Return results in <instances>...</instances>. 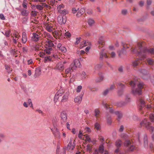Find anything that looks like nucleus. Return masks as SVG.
Wrapping results in <instances>:
<instances>
[{"mask_svg": "<svg viewBox=\"0 0 154 154\" xmlns=\"http://www.w3.org/2000/svg\"><path fill=\"white\" fill-rule=\"evenodd\" d=\"M138 46L139 49L140 50V52H138L136 51L135 49H134L133 51V52H135L136 51L137 53L138 56H141V57L137 59V60H135L132 62V65L134 67H136L139 63H140V62L139 60H144L146 55L147 54H154V49L151 48H142V44L140 43L138 44Z\"/></svg>", "mask_w": 154, "mask_h": 154, "instance_id": "f257e3e1", "label": "nucleus"}, {"mask_svg": "<svg viewBox=\"0 0 154 154\" xmlns=\"http://www.w3.org/2000/svg\"><path fill=\"white\" fill-rule=\"evenodd\" d=\"M138 82L136 81H131L129 84L132 87V92L134 95H141L142 94V90L143 88V83H138Z\"/></svg>", "mask_w": 154, "mask_h": 154, "instance_id": "f03ea898", "label": "nucleus"}, {"mask_svg": "<svg viewBox=\"0 0 154 154\" xmlns=\"http://www.w3.org/2000/svg\"><path fill=\"white\" fill-rule=\"evenodd\" d=\"M81 64L79 60H75L72 63L70 66L66 69L65 72L66 74H70L71 72H72L74 70L78 67H79Z\"/></svg>", "mask_w": 154, "mask_h": 154, "instance_id": "7ed1b4c3", "label": "nucleus"}, {"mask_svg": "<svg viewBox=\"0 0 154 154\" xmlns=\"http://www.w3.org/2000/svg\"><path fill=\"white\" fill-rule=\"evenodd\" d=\"M141 126L145 125L146 128L149 131L152 133L153 131L154 128L153 127L150 125L149 122H148L146 120L144 119L140 123Z\"/></svg>", "mask_w": 154, "mask_h": 154, "instance_id": "20e7f679", "label": "nucleus"}, {"mask_svg": "<svg viewBox=\"0 0 154 154\" xmlns=\"http://www.w3.org/2000/svg\"><path fill=\"white\" fill-rule=\"evenodd\" d=\"M124 145L127 147V149L128 151H132L135 149L134 145L131 143L130 141L128 140H126L124 142Z\"/></svg>", "mask_w": 154, "mask_h": 154, "instance_id": "39448f33", "label": "nucleus"}, {"mask_svg": "<svg viewBox=\"0 0 154 154\" xmlns=\"http://www.w3.org/2000/svg\"><path fill=\"white\" fill-rule=\"evenodd\" d=\"M116 85L118 87V88L119 89L118 91V94L120 96L122 94L123 92V90L125 88V87L124 85L120 83H116Z\"/></svg>", "mask_w": 154, "mask_h": 154, "instance_id": "423d86ee", "label": "nucleus"}, {"mask_svg": "<svg viewBox=\"0 0 154 154\" xmlns=\"http://www.w3.org/2000/svg\"><path fill=\"white\" fill-rule=\"evenodd\" d=\"M66 17L65 16L60 15L57 17L58 22L61 25L65 24L66 22Z\"/></svg>", "mask_w": 154, "mask_h": 154, "instance_id": "0eeeda50", "label": "nucleus"}, {"mask_svg": "<svg viewBox=\"0 0 154 154\" xmlns=\"http://www.w3.org/2000/svg\"><path fill=\"white\" fill-rule=\"evenodd\" d=\"M32 35L31 38V39L32 41L35 42H37L40 40L41 37L38 34L35 32H33L32 33Z\"/></svg>", "mask_w": 154, "mask_h": 154, "instance_id": "6e6552de", "label": "nucleus"}, {"mask_svg": "<svg viewBox=\"0 0 154 154\" xmlns=\"http://www.w3.org/2000/svg\"><path fill=\"white\" fill-rule=\"evenodd\" d=\"M69 95V92L68 91H67L64 94L62 97L61 100V102H65L67 101Z\"/></svg>", "mask_w": 154, "mask_h": 154, "instance_id": "1a4fd4ad", "label": "nucleus"}, {"mask_svg": "<svg viewBox=\"0 0 154 154\" xmlns=\"http://www.w3.org/2000/svg\"><path fill=\"white\" fill-rule=\"evenodd\" d=\"M61 120L64 122H66L67 119V116L66 112L62 111L60 114Z\"/></svg>", "mask_w": 154, "mask_h": 154, "instance_id": "9d476101", "label": "nucleus"}, {"mask_svg": "<svg viewBox=\"0 0 154 154\" xmlns=\"http://www.w3.org/2000/svg\"><path fill=\"white\" fill-rule=\"evenodd\" d=\"M78 11L76 16L78 17H79L85 12V9L84 8H82L79 9V8L78 9Z\"/></svg>", "mask_w": 154, "mask_h": 154, "instance_id": "9b49d317", "label": "nucleus"}, {"mask_svg": "<svg viewBox=\"0 0 154 154\" xmlns=\"http://www.w3.org/2000/svg\"><path fill=\"white\" fill-rule=\"evenodd\" d=\"M139 105L140 106L139 109L140 110H142L143 108L145 106V103L144 101L140 98L139 99Z\"/></svg>", "mask_w": 154, "mask_h": 154, "instance_id": "f8f14e48", "label": "nucleus"}, {"mask_svg": "<svg viewBox=\"0 0 154 154\" xmlns=\"http://www.w3.org/2000/svg\"><path fill=\"white\" fill-rule=\"evenodd\" d=\"M51 130L55 137L59 139L60 138V133L57 128H56L55 131H53L52 129H51Z\"/></svg>", "mask_w": 154, "mask_h": 154, "instance_id": "ddd939ff", "label": "nucleus"}, {"mask_svg": "<svg viewBox=\"0 0 154 154\" xmlns=\"http://www.w3.org/2000/svg\"><path fill=\"white\" fill-rule=\"evenodd\" d=\"M102 104L106 109H109V112L112 114H115V112L116 111L114 110L113 109L110 107L108 108V106L107 105L106 103L104 102H103Z\"/></svg>", "mask_w": 154, "mask_h": 154, "instance_id": "4468645a", "label": "nucleus"}, {"mask_svg": "<svg viewBox=\"0 0 154 154\" xmlns=\"http://www.w3.org/2000/svg\"><path fill=\"white\" fill-rule=\"evenodd\" d=\"M41 72L40 69L38 68H36L35 71V73L34 75V77L35 78H36L39 77L41 75Z\"/></svg>", "mask_w": 154, "mask_h": 154, "instance_id": "2eb2a0df", "label": "nucleus"}, {"mask_svg": "<svg viewBox=\"0 0 154 154\" xmlns=\"http://www.w3.org/2000/svg\"><path fill=\"white\" fill-rule=\"evenodd\" d=\"M53 42L51 40H48V41L46 42V45L47 47L52 48L55 46L54 44H56L55 43L54 44Z\"/></svg>", "mask_w": 154, "mask_h": 154, "instance_id": "dca6fc26", "label": "nucleus"}, {"mask_svg": "<svg viewBox=\"0 0 154 154\" xmlns=\"http://www.w3.org/2000/svg\"><path fill=\"white\" fill-rule=\"evenodd\" d=\"M83 95V93L81 94L80 96L76 97L74 99V101L75 103H80L81 102L82 97Z\"/></svg>", "mask_w": 154, "mask_h": 154, "instance_id": "f3484780", "label": "nucleus"}, {"mask_svg": "<svg viewBox=\"0 0 154 154\" xmlns=\"http://www.w3.org/2000/svg\"><path fill=\"white\" fill-rule=\"evenodd\" d=\"M102 49L101 50V52L100 53V60H102L103 57L107 58L108 57L107 55H106V54L105 53L103 52V51L104 50V49L103 48V47H102Z\"/></svg>", "mask_w": 154, "mask_h": 154, "instance_id": "a211bd4d", "label": "nucleus"}, {"mask_svg": "<svg viewBox=\"0 0 154 154\" xmlns=\"http://www.w3.org/2000/svg\"><path fill=\"white\" fill-rule=\"evenodd\" d=\"M99 77L97 78L96 80V82H100L102 81L103 79V73L100 72L99 73Z\"/></svg>", "mask_w": 154, "mask_h": 154, "instance_id": "6ab92c4d", "label": "nucleus"}, {"mask_svg": "<svg viewBox=\"0 0 154 154\" xmlns=\"http://www.w3.org/2000/svg\"><path fill=\"white\" fill-rule=\"evenodd\" d=\"M56 68L59 70H63L64 69V66L62 62H59L56 66Z\"/></svg>", "mask_w": 154, "mask_h": 154, "instance_id": "aec40b11", "label": "nucleus"}, {"mask_svg": "<svg viewBox=\"0 0 154 154\" xmlns=\"http://www.w3.org/2000/svg\"><path fill=\"white\" fill-rule=\"evenodd\" d=\"M27 37L26 34L25 32H23L22 33V41L23 43L25 44L27 41Z\"/></svg>", "mask_w": 154, "mask_h": 154, "instance_id": "412c9836", "label": "nucleus"}, {"mask_svg": "<svg viewBox=\"0 0 154 154\" xmlns=\"http://www.w3.org/2000/svg\"><path fill=\"white\" fill-rule=\"evenodd\" d=\"M62 95V94L60 93L59 91L57 92L55 94L54 99V101L56 103L60 97Z\"/></svg>", "mask_w": 154, "mask_h": 154, "instance_id": "4be33fe9", "label": "nucleus"}, {"mask_svg": "<svg viewBox=\"0 0 154 154\" xmlns=\"http://www.w3.org/2000/svg\"><path fill=\"white\" fill-rule=\"evenodd\" d=\"M53 50L52 48L45 47V49L44 50V51L48 54H51V51Z\"/></svg>", "mask_w": 154, "mask_h": 154, "instance_id": "5701e85b", "label": "nucleus"}, {"mask_svg": "<svg viewBox=\"0 0 154 154\" xmlns=\"http://www.w3.org/2000/svg\"><path fill=\"white\" fill-rule=\"evenodd\" d=\"M58 12L60 14H63L65 16L66 14H67L68 13V11L66 9H64L62 10L61 9L58 10Z\"/></svg>", "mask_w": 154, "mask_h": 154, "instance_id": "b1692460", "label": "nucleus"}, {"mask_svg": "<svg viewBox=\"0 0 154 154\" xmlns=\"http://www.w3.org/2000/svg\"><path fill=\"white\" fill-rule=\"evenodd\" d=\"M115 114L118 117V119L119 121L120 119L122 116V112L120 111H117L115 112Z\"/></svg>", "mask_w": 154, "mask_h": 154, "instance_id": "393cba45", "label": "nucleus"}, {"mask_svg": "<svg viewBox=\"0 0 154 154\" xmlns=\"http://www.w3.org/2000/svg\"><path fill=\"white\" fill-rule=\"evenodd\" d=\"M42 5H37L35 6L33 5L32 6V9H33V8L35 7L37 9L40 11L42 10L43 9V5L44 4L42 3Z\"/></svg>", "mask_w": 154, "mask_h": 154, "instance_id": "a878e982", "label": "nucleus"}, {"mask_svg": "<svg viewBox=\"0 0 154 154\" xmlns=\"http://www.w3.org/2000/svg\"><path fill=\"white\" fill-rule=\"evenodd\" d=\"M72 140L70 139L68 145H69V146H70L71 147L72 150H73L75 148V144L74 143V142H75V140L74 141L73 144H72Z\"/></svg>", "mask_w": 154, "mask_h": 154, "instance_id": "bb28decb", "label": "nucleus"}, {"mask_svg": "<svg viewBox=\"0 0 154 154\" xmlns=\"http://www.w3.org/2000/svg\"><path fill=\"white\" fill-rule=\"evenodd\" d=\"M122 143V141L120 140H118L116 142V146L117 147L119 148L121 146Z\"/></svg>", "mask_w": 154, "mask_h": 154, "instance_id": "cd10ccee", "label": "nucleus"}, {"mask_svg": "<svg viewBox=\"0 0 154 154\" xmlns=\"http://www.w3.org/2000/svg\"><path fill=\"white\" fill-rule=\"evenodd\" d=\"M52 60V58L50 56H48L45 57L44 61L45 63L47 62H48L51 61Z\"/></svg>", "mask_w": 154, "mask_h": 154, "instance_id": "c85d7f7f", "label": "nucleus"}, {"mask_svg": "<svg viewBox=\"0 0 154 154\" xmlns=\"http://www.w3.org/2000/svg\"><path fill=\"white\" fill-rule=\"evenodd\" d=\"M98 43L99 45H102L104 44V41L103 40V37H101L99 39V40L98 41Z\"/></svg>", "mask_w": 154, "mask_h": 154, "instance_id": "c756f323", "label": "nucleus"}, {"mask_svg": "<svg viewBox=\"0 0 154 154\" xmlns=\"http://www.w3.org/2000/svg\"><path fill=\"white\" fill-rule=\"evenodd\" d=\"M94 116L96 118L98 117L100 114V110L97 109H96L94 110Z\"/></svg>", "mask_w": 154, "mask_h": 154, "instance_id": "7c9ffc66", "label": "nucleus"}, {"mask_svg": "<svg viewBox=\"0 0 154 154\" xmlns=\"http://www.w3.org/2000/svg\"><path fill=\"white\" fill-rule=\"evenodd\" d=\"M94 128L97 130L98 131L100 129V126L97 122H96L94 124Z\"/></svg>", "mask_w": 154, "mask_h": 154, "instance_id": "2f4dec72", "label": "nucleus"}, {"mask_svg": "<svg viewBox=\"0 0 154 154\" xmlns=\"http://www.w3.org/2000/svg\"><path fill=\"white\" fill-rule=\"evenodd\" d=\"M21 15L23 16H27L28 15V13L26 12L25 10H23L21 12Z\"/></svg>", "mask_w": 154, "mask_h": 154, "instance_id": "473e14b6", "label": "nucleus"}, {"mask_svg": "<svg viewBox=\"0 0 154 154\" xmlns=\"http://www.w3.org/2000/svg\"><path fill=\"white\" fill-rule=\"evenodd\" d=\"M104 149L103 144L101 145L99 147L98 150L100 152L103 153L104 151Z\"/></svg>", "mask_w": 154, "mask_h": 154, "instance_id": "72a5a7b5", "label": "nucleus"}, {"mask_svg": "<svg viewBox=\"0 0 154 154\" xmlns=\"http://www.w3.org/2000/svg\"><path fill=\"white\" fill-rule=\"evenodd\" d=\"M110 91V90L108 88L106 89L103 92V95H104V96H106L108 94V93Z\"/></svg>", "mask_w": 154, "mask_h": 154, "instance_id": "f704fd0d", "label": "nucleus"}, {"mask_svg": "<svg viewBox=\"0 0 154 154\" xmlns=\"http://www.w3.org/2000/svg\"><path fill=\"white\" fill-rule=\"evenodd\" d=\"M144 144L145 146L147 145V137L146 135H145L143 137Z\"/></svg>", "mask_w": 154, "mask_h": 154, "instance_id": "c9c22d12", "label": "nucleus"}, {"mask_svg": "<svg viewBox=\"0 0 154 154\" xmlns=\"http://www.w3.org/2000/svg\"><path fill=\"white\" fill-rule=\"evenodd\" d=\"M86 77H87V75L86 73L84 71L82 72L81 75V78L82 79H85Z\"/></svg>", "mask_w": 154, "mask_h": 154, "instance_id": "e433bc0d", "label": "nucleus"}, {"mask_svg": "<svg viewBox=\"0 0 154 154\" xmlns=\"http://www.w3.org/2000/svg\"><path fill=\"white\" fill-rule=\"evenodd\" d=\"M147 62L149 64L151 65H153L154 61L151 59H149L147 60Z\"/></svg>", "mask_w": 154, "mask_h": 154, "instance_id": "4c0bfd02", "label": "nucleus"}, {"mask_svg": "<svg viewBox=\"0 0 154 154\" xmlns=\"http://www.w3.org/2000/svg\"><path fill=\"white\" fill-rule=\"evenodd\" d=\"M88 23L90 26H91L94 23V21L93 20L90 19L88 20Z\"/></svg>", "mask_w": 154, "mask_h": 154, "instance_id": "58836bf2", "label": "nucleus"}, {"mask_svg": "<svg viewBox=\"0 0 154 154\" xmlns=\"http://www.w3.org/2000/svg\"><path fill=\"white\" fill-rule=\"evenodd\" d=\"M88 42H87L86 40H84L81 43V46L82 47H85L88 45Z\"/></svg>", "mask_w": 154, "mask_h": 154, "instance_id": "ea45409f", "label": "nucleus"}, {"mask_svg": "<svg viewBox=\"0 0 154 154\" xmlns=\"http://www.w3.org/2000/svg\"><path fill=\"white\" fill-rule=\"evenodd\" d=\"M5 67L8 72L10 73L11 72V69L10 68L8 65H5Z\"/></svg>", "mask_w": 154, "mask_h": 154, "instance_id": "a19ab883", "label": "nucleus"}, {"mask_svg": "<svg viewBox=\"0 0 154 154\" xmlns=\"http://www.w3.org/2000/svg\"><path fill=\"white\" fill-rule=\"evenodd\" d=\"M124 49H122L121 50L118 51V53L119 54V57H121L122 55L124 53Z\"/></svg>", "mask_w": 154, "mask_h": 154, "instance_id": "79ce46f5", "label": "nucleus"}, {"mask_svg": "<svg viewBox=\"0 0 154 154\" xmlns=\"http://www.w3.org/2000/svg\"><path fill=\"white\" fill-rule=\"evenodd\" d=\"M59 50L63 53H65L66 51V48L64 46H62Z\"/></svg>", "mask_w": 154, "mask_h": 154, "instance_id": "37998d69", "label": "nucleus"}, {"mask_svg": "<svg viewBox=\"0 0 154 154\" xmlns=\"http://www.w3.org/2000/svg\"><path fill=\"white\" fill-rule=\"evenodd\" d=\"M5 137V135L3 134H0V143L3 140Z\"/></svg>", "mask_w": 154, "mask_h": 154, "instance_id": "c03bdc74", "label": "nucleus"}, {"mask_svg": "<svg viewBox=\"0 0 154 154\" xmlns=\"http://www.w3.org/2000/svg\"><path fill=\"white\" fill-rule=\"evenodd\" d=\"M82 87L81 85L78 86L76 89V91L77 92H80L82 89Z\"/></svg>", "mask_w": 154, "mask_h": 154, "instance_id": "a18cd8bd", "label": "nucleus"}, {"mask_svg": "<svg viewBox=\"0 0 154 154\" xmlns=\"http://www.w3.org/2000/svg\"><path fill=\"white\" fill-rule=\"evenodd\" d=\"M46 29L49 32H51L52 31V27L49 26H47L46 27Z\"/></svg>", "mask_w": 154, "mask_h": 154, "instance_id": "49530a36", "label": "nucleus"}, {"mask_svg": "<svg viewBox=\"0 0 154 154\" xmlns=\"http://www.w3.org/2000/svg\"><path fill=\"white\" fill-rule=\"evenodd\" d=\"M81 38L80 37H78L76 38V40L75 43V45H77L80 43Z\"/></svg>", "mask_w": 154, "mask_h": 154, "instance_id": "de8ad7c7", "label": "nucleus"}, {"mask_svg": "<svg viewBox=\"0 0 154 154\" xmlns=\"http://www.w3.org/2000/svg\"><path fill=\"white\" fill-rule=\"evenodd\" d=\"M126 103L125 102H121L119 103L118 106H119L122 107L126 104Z\"/></svg>", "mask_w": 154, "mask_h": 154, "instance_id": "09e8293b", "label": "nucleus"}, {"mask_svg": "<svg viewBox=\"0 0 154 154\" xmlns=\"http://www.w3.org/2000/svg\"><path fill=\"white\" fill-rule=\"evenodd\" d=\"M11 33V31H6L4 35L7 37H9L10 36V34Z\"/></svg>", "mask_w": 154, "mask_h": 154, "instance_id": "8fccbe9b", "label": "nucleus"}, {"mask_svg": "<svg viewBox=\"0 0 154 154\" xmlns=\"http://www.w3.org/2000/svg\"><path fill=\"white\" fill-rule=\"evenodd\" d=\"M37 12L36 11H32L31 12V15L33 17H35L37 15Z\"/></svg>", "mask_w": 154, "mask_h": 154, "instance_id": "3c124183", "label": "nucleus"}, {"mask_svg": "<svg viewBox=\"0 0 154 154\" xmlns=\"http://www.w3.org/2000/svg\"><path fill=\"white\" fill-rule=\"evenodd\" d=\"M114 154H123V153L120 152L119 149V148L116 149L115 151Z\"/></svg>", "mask_w": 154, "mask_h": 154, "instance_id": "603ef678", "label": "nucleus"}, {"mask_svg": "<svg viewBox=\"0 0 154 154\" xmlns=\"http://www.w3.org/2000/svg\"><path fill=\"white\" fill-rule=\"evenodd\" d=\"M85 138L86 141H88V142L90 143L91 142H92V141L91 140V139L89 137V136H86Z\"/></svg>", "mask_w": 154, "mask_h": 154, "instance_id": "864d4df0", "label": "nucleus"}, {"mask_svg": "<svg viewBox=\"0 0 154 154\" xmlns=\"http://www.w3.org/2000/svg\"><path fill=\"white\" fill-rule=\"evenodd\" d=\"M87 151H88L90 152H91L92 151V148L90 146V145L89 144L87 145Z\"/></svg>", "mask_w": 154, "mask_h": 154, "instance_id": "5fc2aeb1", "label": "nucleus"}, {"mask_svg": "<svg viewBox=\"0 0 154 154\" xmlns=\"http://www.w3.org/2000/svg\"><path fill=\"white\" fill-rule=\"evenodd\" d=\"M107 123L109 125H111L112 122L111 119L110 117H108L107 118Z\"/></svg>", "mask_w": 154, "mask_h": 154, "instance_id": "6e6d98bb", "label": "nucleus"}, {"mask_svg": "<svg viewBox=\"0 0 154 154\" xmlns=\"http://www.w3.org/2000/svg\"><path fill=\"white\" fill-rule=\"evenodd\" d=\"M128 13V11L126 9H123L122 10V13L123 15H126Z\"/></svg>", "mask_w": 154, "mask_h": 154, "instance_id": "4d7b16f0", "label": "nucleus"}, {"mask_svg": "<svg viewBox=\"0 0 154 154\" xmlns=\"http://www.w3.org/2000/svg\"><path fill=\"white\" fill-rule=\"evenodd\" d=\"M28 64L29 65L32 64L33 63V62L32 59L28 60H27Z\"/></svg>", "mask_w": 154, "mask_h": 154, "instance_id": "13d9d810", "label": "nucleus"}, {"mask_svg": "<svg viewBox=\"0 0 154 154\" xmlns=\"http://www.w3.org/2000/svg\"><path fill=\"white\" fill-rule=\"evenodd\" d=\"M102 66V65L101 64H97L95 66V69H98L101 68Z\"/></svg>", "mask_w": 154, "mask_h": 154, "instance_id": "bf43d9fd", "label": "nucleus"}, {"mask_svg": "<svg viewBox=\"0 0 154 154\" xmlns=\"http://www.w3.org/2000/svg\"><path fill=\"white\" fill-rule=\"evenodd\" d=\"M65 35L67 38H69L71 36V35L69 32H67L65 33Z\"/></svg>", "mask_w": 154, "mask_h": 154, "instance_id": "052dcab7", "label": "nucleus"}, {"mask_svg": "<svg viewBox=\"0 0 154 154\" xmlns=\"http://www.w3.org/2000/svg\"><path fill=\"white\" fill-rule=\"evenodd\" d=\"M64 8V6L63 5H60L58 6L57 7V9L58 10L61 9L62 8Z\"/></svg>", "mask_w": 154, "mask_h": 154, "instance_id": "680f3d73", "label": "nucleus"}, {"mask_svg": "<svg viewBox=\"0 0 154 154\" xmlns=\"http://www.w3.org/2000/svg\"><path fill=\"white\" fill-rule=\"evenodd\" d=\"M82 136L83 134L81 132V131H80L79 132V134L78 135L80 139H82Z\"/></svg>", "mask_w": 154, "mask_h": 154, "instance_id": "e2e57ef3", "label": "nucleus"}, {"mask_svg": "<svg viewBox=\"0 0 154 154\" xmlns=\"http://www.w3.org/2000/svg\"><path fill=\"white\" fill-rule=\"evenodd\" d=\"M122 45L123 48V49L124 50L125 49L129 48V47L126 44H123V43H122Z\"/></svg>", "mask_w": 154, "mask_h": 154, "instance_id": "0e129e2a", "label": "nucleus"}, {"mask_svg": "<svg viewBox=\"0 0 154 154\" xmlns=\"http://www.w3.org/2000/svg\"><path fill=\"white\" fill-rule=\"evenodd\" d=\"M149 117L152 121H154V114L150 115Z\"/></svg>", "mask_w": 154, "mask_h": 154, "instance_id": "69168bd1", "label": "nucleus"}, {"mask_svg": "<svg viewBox=\"0 0 154 154\" xmlns=\"http://www.w3.org/2000/svg\"><path fill=\"white\" fill-rule=\"evenodd\" d=\"M144 1H141L139 2V5L140 7H143L144 5Z\"/></svg>", "mask_w": 154, "mask_h": 154, "instance_id": "338daca9", "label": "nucleus"}, {"mask_svg": "<svg viewBox=\"0 0 154 154\" xmlns=\"http://www.w3.org/2000/svg\"><path fill=\"white\" fill-rule=\"evenodd\" d=\"M87 13L89 14H91L93 13V11L91 9H89L87 11Z\"/></svg>", "mask_w": 154, "mask_h": 154, "instance_id": "774afa93", "label": "nucleus"}]
</instances>
